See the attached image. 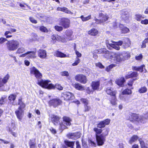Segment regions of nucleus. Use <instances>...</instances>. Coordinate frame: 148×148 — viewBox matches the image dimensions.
Segmentation results:
<instances>
[{"label":"nucleus","mask_w":148,"mask_h":148,"mask_svg":"<svg viewBox=\"0 0 148 148\" xmlns=\"http://www.w3.org/2000/svg\"><path fill=\"white\" fill-rule=\"evenodd\" d=\"M51 81L49 80L42 79L40 81L38 80V84L42 87L49 89H54L56 88L59 90H62L63 88L58 84H56L55 85L50 83Z\"/></svg>","instance_id":"1"},{"label":"nucleus","mask_w":148,"mask_h":148,"mask_svg":"<svg viewBox=\"0 0 148 148\" xmlns=\"http://www.w3.org/2000/svg\"><path fill=\"white\" fill-rule=\"evenodd\" d=\"M148 119V112L144 115L143 117L134 114H133L130 116L129 119L132 121H136L139 123H144L146 122V120Z\"/></svg>","instance_id":"2"},{"label":"nucleus","mask_w":148,"mask_h":148,"mask_svg":"<svg viewBox=\"0 0 148 148\" xmlns=\"http://www.w3.org/2000/svg\"><path fill=\"white\" fill-rule=\"evenodd\" d=\"M19 42L15 39L8 40L6 43L7 49L10 51L16 50L19 47Z\"/></svg>","instance_id":"3"},{"label":"nucleus","mask_w":148,"mask_h":148,"mask_svg":"<svg viewBox=\"0 0 148 148\" xmlns=\"http://www.w3.org/2000/svg\"><path fill=\"white\" fill-rule=\"evenodd\" d=\"M108 59H110L112 62L116 63L120 62L123 60L121 53L110 52Z\"/></svg>","instance_id":"4"},{"label":"nucleus","mask_w":148,"mask_h":148,"mask_svg":"<svg viewBox=\"0 0 148 148\" xmlns=\"http://www.w3.org/2000/svg\"><path fill=\"white\" fill-rule=\"evenodd\" d=\"M113 43H108L107 42L106 44L107 47L109 49H111L112 48L115 49L119 50L120 49V46H121L123 44V41L120 40L118 42H115L112 41Z\"/></svg>","instance_id":"5"},{"label":"nucleus","mask_w":148,"mask_h":148,"mask_svg":"<svg viewBox=\"0 0 148 148\" xmlns=\"http://www.w3.org/2000/svg\"><path fill=\"white\" fill-rule=\"evenodd\" d=\"M71 121L69 117L64 116L63 117V122L60 124V129L62 130L66 128V126H70L71 125Z\"/></svg>","instance_id":"6"},{"label":"nucleus","mask_w":148,"mask_h":148,"mask_svg":"<svg viewBox=\"0 0 148 148\" xmlns=\"http://www.w3.org/2000/svg\"><path fill=\"white\" fill-rule=\"evenodd\" d=\"M108 134V132L106 131V134H103L99 135V136H97L96 138L98 145L101 146L103 145L106 140L105 136H107Z\"/></svg>","instance_id":"7"},{"label":"nucleus","mask_w":148,"mask_h":148,"mask_svg":"<svg viewBox=\"0 0 148 148\" xmlns=\"http://www.w3.org/2000/svg\"><path fill=\"white\" fill-rule=\"evenodd\" d=\"M94 52L96 53L104 54L103 56L107 59H108L111 52H109L105 49H101L94 51Z\"/></svg>","instance_id":"8"},{"label":"nucleus","mask_w":148,"mask_h":148,"mask_svg":"<svg viewBox=\"0 0 148 148\" xmlns=\"http://www.w3.org/2000/svg\"><path fill=\"white\" fill-rule=\"evenodd\" d=\"M30 73L34 75L36 78L41 79L42 77V74L35 67L33 66L30 69Z\"/></svg>","instance_id":"9"},{"label":"nucleus","mask_w":148,"mask_h":148,"mask_svg":"<svg viewBox=\"0 0 148 148\" xmlns=\"http://www.w3.org/2000/svg\"><path fill=\"white\" fill-rule=\"evenodd\" d=\"M75 79L77 81L83 84L86 83L87 80L86 77L82 74L77 75L75 77Z\"/></svg>","instance_id":"10"},{"label":"nucleus","mask_w":148,"mask_h":148,"mask_svg":"<svg viewBox=\"0 0 148 148\" xmlns=\"http://www.w3.org/2000/svg\"><path fill=\"white\" fill-rule=\"evenodd\" d=\"M62 96L64 98L65 100H72L75 98L73 95L69 92H65L62 93Z\"/></svg>","instance_id":"11"},{"label":"nucleus","mask_w":148,"mask_h":148,"mask_svg":"<svg viewBox=\"0 0 148 148\" xmlns=\"http://www.w3.org/2000/svg\"><path fill=\"white\" fill-rule=\"evenodd\" d=\"M24 109L18 108L15 111L17 118L21 121L24 114Z\"/></svg>","instance_id":"12"},{"label":"nucleus","mask_w":148,"mask_h":148,"mask_svg":"<svg viewBox=\"0 0 148 148\" xmlns=\"http://www.w3.org/2000/svg\"><path fill=\"white\" fill-rule=\"evenodd\" d=\"M67 137L69 138L76 139L81 136V134L79 132L70 133L67 135Z\"/></svg>","instance_id":"13"},{"label":"nucleus","mask_w":148,"mask_h":148,"mask_svg":"<svg viewBox=\"0 0 148 148\" xmlns=\"http://www.w3.org/2000/svg\"><path fill=\"white\" fill-rule=\"evenodd\" d=\"M70 22V20L68 18H64L62 19L60 23L64 28H66L69 27Z\"/></svg>","instance_id":"14"},{"label":"nucleus","mask_w":148,"mask_h":148,"mask_svg":"<svg viewBox=\"0 0 148 148\" xmlns=\"http://www.w3.org/2000/svg\"><path fill=\"white\" fill-rule=\"evenodd\" d=\"M10 75L7 74L3 78L0 76V88L3 86L4 84H6L9 79Z\"/></svg>","instance_id":"15"},{"label":"nucleus","mask_w":148,"mask_h":148,"mask_svg":"<svg viewBox=\"0 0 148 148\" xmlns=\"http://www.w3.org/2000/svg\"><path fill=\"white\" fill-rule=\"evenodd\" d=\"M65 33L64 37L67 40H73L74 36L73 35V32L72 31L68 29L66 31Z\"/></svg>","instance_id":"16"},{"label":"nucleus","mask_w":148,"mask_h":148,"mask_svg":"<svg viewBox=\"0 0 148 148\" xmlns=\"http://www.w3.org/2000/svg\"><path fill=\"white\" fill-rule=\"evenodd\" d=\"M100 85L99 81L92 82L91 84L92 88L94 90H98L99 88Z\"/></svg>","instance_id":"17"},{"label":"nucleus","mask_w":148,"mask_h":148,"mask_svg":"<svg viewBox=\"0 0 148 148\" xmlns=\"http://www.w3.org/2000/svg\"><path fill=\"white\" fill-rule=\"evenodd\" d=\"M38 56L42 58H45L47 56V53L46 51L42 49H40L37 51Z\"/></svg>","instance_id":"18"},{"label":"nucleus","mask_w":148,"mask_h":148,"mask_svg":"<svg viewBox=\"0 0 148 148\" xmlns=\"http://www.w3.org/2000/svg\"><path fill=\"white\" fill-rule=\"evenodd\" d=\"M145 67V65H143L139 67L137 66H133L132 67V69L134 70L139 71L140 72H145L146 70Z\"/></svg>","instance_id":"19"},{"label":"nucleus","mask_w":148,"mask_h":148,"mask_svg":"<svg viewBox=\"0 0 148 148\" xmlns=\"http://www.w3.org/2000/svg\"><path fill=\"white\" fill-rule=\"evenodd\" d=\"M57 10L58 11H60L65 13L70 14H73V12L69 10L67 8L65 7H58L57 8Z\"/></svg>","instance_id":"20"},{"label":"nucleus","mask_w":148,"mask_h":148,"mask_svg":"<svg viewBox=\"0 0 148 148\" xmlns=\"http://www.w3.org/2000/svg\"><path fill=\"white\" fill-rule=\"evenodd\" d=\"M123 47L125 49L128 48L130 46L131 43V41L129 39L127 38H125L123 42Z\"/></svg>","instance_id":"21"},{"label":"nucleus","mask_w":148,"mask_h":148,"mask_svg":"<svg viewBox=\"0 0 148 148\" xmlns=\"http://www.w3.org/2000/svg\"><path fill=\"white\" fill-rule=\"evenodd\" d=\"M107 93L111 96H113L116 95V92L113 88L111 87H108L106 89Z\"/></svg>","instance_id":"22"},{"label":"nucleus","mask_w":148,"mask_h":148,"mask_svg":"<svg viewBox=\"0 0 148 148\" xmlns=\"http://www.w3.org/2000/svg\"><path fill=\"white\" fill-rule=\"evenodd\" d=\"M61 101L58 99H54L50 100L49 101L50 105L53 106L54 107H56L60 104Z\"/></svg>","instance_id":"23"},{"label":"nucleus","mask_w":148,"mask_h":148,"mask_svg":"<svg viewBox=\"0 0 148 148\" xmlns=\"http://www.w3.org/2000/svg\"><path fill=\"white\" fill-rule=\"evenodd\" d=\"M99 17L101 19V22L104 23L108 20L109 18L108 16L106 14L100 13L99 15Z\"/></svg>","instance_id":"24"},{"label":"nucleus","mask_w":148,"mask_h":148,"mask_svg":"<svg viewBox=\"0 0 148 148\" xmlns=\"http://www.w3.org/2000/svg\"><path fill=\"white\" fill-rule=\"evenodd\" d=\"M121 18L122 19L127 22L129 21V14L127 12H124L122 13L121 15Z\"/></svg>","instance_id":"25"},{"label":"nucleus","mask_w":148,"mask_h":148,"mask_svg":"<svg viewBox=\"0 0 148 148\" xmlns=\"http://www.w3.org/2000/svg\"><path fill=\"white\" fill-rule=\"evenodd\" d=\"M22 98L20 97L18 99V104L19 106L18 108L24 110L25 107V104L22 101Z\"/></svg>","instance_id":"26"},{"label":"nucleus","mask_w":148,"mask_h":148,"mask_svg":"<svg viewBox=\"0 0 148 148\" xmlns=\"http://www.w3.org/2000/svg\"><path fill=\"white\" fill-rule=\"evenodd\" d=\"M55 55L56 56L60 58L69 57V55H66V54L60 51H57L55 53Z\"/></svg>","instance_id":"27"},{"label":"nucleus","mask_w":148,"mask_h":148,"mask_svg":"<svg viewBox=\"0 0 148 148\" xmlns=\"http://www.w3.org/2000/svg\"><path fill=\"white\" fill-rule=\"evenodd\" d=\"M125 80L124 77H122L120 78L116 79V83L119 86H123V83Z\"/></svg>","instance_id":"28"},{"label":"nucleus","mask_w":148,"mask_h":148,"mask_svg":"<svg viewBox=\"0 0 148 148\" xmlns=\"http://www.w3.org/2000/svg\"><path fill=\"white\" fill-rule=\"evenodd\" d=\"M51 119L52 122L55 125H56L59 122L60 118L58 116L53 115L51 117Z\"/></svg>","instance_id":"29"},{"label":"nucleus","mask_w":148,"mask_h":148,"mask_svg":"<svg viewBox=\"0 0 148 148\" xmlns=\"http://www.w3.org/2000/svg\"><path fill=\"white\" fill-rule=\"evenodd\" d=\"M121 54L124 61L128 59L130 57V53L128 51H124L121 53Z\"/></svg>","instance_id":"30"},{"label":"nucleus","mask_w":148,"mask_h":148,"mask_svg":"<svg viewBox=\"0 0 148 148\" xmlns=\"http://www.w3.org/2000/svg\"><path fill=\"white\" fill-rule=\"evenodd\" d=\"M27 57L29 58H36V52L29 51L27 52Z\"/></svg>","instance_id":"31"},{"label":"nucleus","mask_w":148,"mask_h":148,"mask_svg":"<svg viewBox=\"0 0 148 148\" xmlns=\"http://www.w3.org/2000/svg\"><path fill=\"white\" fill-rule=\"evenodd\" d=\"M98 33V31L95 28H92L88 32V34L92 36H96Z\"/></svg>","instance_id":"32"},{"label":"nucleus","mask_w":148,"mask_h":148,"mask_svg":"<svg viewBox=\"0 0 148 148\" xmlns=\"http://www.w3.org/2000/svg\"><path fill=\"white\" fill-rule=\"evenodd\" d=\"M73 87L77 90H84V87L81 84L79 83H75V84H73Z\"/></svg>","instance_id":"33"},{"label":"nucleus","mask_w":148,"mask_h":148,"mask_svg":"<svg viewBox=\"0 0 148 148\" xmlns=\"http://www.w3.org/2000/svg\"><path fill=\"white\" fill-rule=\"evenodd\" d=\"M74 142L70 141L68 140H66L64 141V143L68 147L71 148H73V146L74 145Z\"/></svg>","instance_id":"34"},{"label":"nucleus","mask_w":148,"mask_h":148,"mask_svg":"<svg viewBox=\"0 0 148 148\" xmlns=\"http://www.w3.org/2000/svg\"><path fill=\"white\" fill-rule=\"evenodd\" d=\"M133 89V88H131V89H129L128 88H126L122 92V94L123 95H131L132 93V92L131 90V89Z\"/></svg>","instance_id":"35"},{"label":"nucleus","mask_w":148,"mask_h":148,"mask_svg":"<svg viewBox=\"0 0 148 148\" xmlns=\"http://www.w3.org/2000/svg\"><path fill=\"white\" fill-rule=\"evenodd\" d=\"M138 139V137L136 135H134L130 139L129 143L130 144H132L133 143L135 142Z\"/></svg>","instance_id":"36"},{"label":"nucleus","mask_w":148,"mask_h":148,"mask_svg":"<svg viewBox=\"0 0 148 148\" xmlns=\"http://www.w3.org/2000/svg\"><path fill=\"white\" fill-rule=\"evenodd\" d=\"M117 99L116 97V95L113 96L111 99L110 100L111 104L112 106H116L117 104L116 103Z\"/></svg>","instance_id":"37"},{"label":"nucleus","mask_w":148,"mask_h":148,"mask_svg":"<svg viewBox=\"0 0 148 148\" xmlns=\"http://www.w3.org/2000/svg\"><path fill=\"white\" fill-rule=\"evenodd\" d=\"M137 76V73L136 72H133L131 74L128 75L125 77L126 79H128L130 77H136Z\"/></svg>","instance_id":"38"},{"label":"nucleus","mask_w":148,"mask_h":148,"mask_svg":"<svg viewBox=\"0 0 148 148\" xmlns=\"http://www.w3.org/2000/svg\"><path fill=\"white\" fill-rule=\"evenodd\" d=\"M94 131L95 132L96 137L97 136H99L98 135L100 134L102 132V130L100 129H98V128L95 127L94 129Z\"/></svg>","instance_id":"39"},{"label":"nucleus","mask_w":148,"mask_h":148,"mask_svg":"<svg viewBox=\"0 0 148 148\" xmlns=\"http://www.w3.org/2000/svg\"><path fill=\"white\" fill-rule=\"evenodd\" d=\"M147 90V88L145 86H143L140 88L138 90L139 92L140 93L146 92Z\"/></svg>","instance_id":"40"},{"label":"nucleus","mask_w":148,"mask_h":148,"mask_svg":"<svg viewBox=\"0 0 148 148\" xmlns=\"http://www.w3.org/2000/svg\"><path fill=\"white\" fill-rule=\"evenodd\" d=\"M91 16L89 15L86 17H84L83 15H82L80 18L83 21H88L91 18Z\"/></svg>","instance_id":"41"},{"label":"nucleus","mask_w":148,"mask_h":148,"mask_svg":"<svg viewBox=\"0 0 148 148\" xmlns=\"http://www.w3.org/2000/svg\"><path fill=\"white\" fill-rule=\"evenodd\" d=\"M139 141L140 144L141 148H148V145H145L144 142L141 139H139Z\"/></svg>","instance_id":"42"},{"label":"nucleus","mask_w":148,"mask_h":148,"mask_svg":"<svg viewBox=\"0 0 148 148\" xmlns=\"http://www.w3.org/2000/svg\"><path fill=\"white\" fill-rule=\"evenodd\" d=\"M16 95L12 94L10 95L8 97V99L10 101H14L16 97Z\"/></svg>","instance_id":"43"},{"label":"nucleus","mask_w":148,"mask_h":148,"mask_svg":"<svg viewBox=\"0 0 148 148\" xmlns=\"http://www.w3.org/2000/svg\"><path fill=\"white\" fill-rule=\"evenodd\" d=\"M12 34L11 32L10 31H6L4 33V36L6 38H8L12 37V35L10 34Z\"/></svg>","instance_id":"44"},{"label":"nucleus","mask_w":148,"mask_h":148,"mask_svg":"<svg viewBox=\"0 0 148 148\" xmlns=\"http://www.w3.org/2000/svg\"><path fill=\"white\" fill-rule=\"evenodd\" d=\"M25 51V49L23 47H21L18 49L16 52L17 53L20 54L23 53Z\"/></svg>","instance_id":"45"},{"label":"nucleus","mask_w":148,"mask_h":148,"mask_svg":"<svg viewBox=\"0 0 148 148\" xmlns=\"http://www.w3.org/2000/svg\"><path fill=\"white\" fill-rule=\"evenodd\" d=\"M135 18L138 21H140L142 18H144V17L140 14H136L135 15Z\"/></svg>","instance_id":"46"},{"label":"nucleus","mask_w":148,"mask_h":148,"mask_svg":"<svg viewBox=\"0 0 148 148\" xmlns=\"http://www.w3.org/2000/svg\"><path fill=\"white\" fill-rule=\"evenodd\" d=\"M32 39L33 40L39 41V38H38V36L36 34H33L32 35Z\"/></svg>","instance_id":"47"},{"label":"nucleus","mask_w":148,"mask_h":148,"mask_svg":"<svg viewBox=\"0 0 148 148\" xmlns=\"http://www.w3.org/2000/svg\"><path fill=\"white\" fill-rule=\"evenodd\" d=\"M115 66V65L114 64H111L109 66H107L106 68V70L107 72H108L110 71Z\"/></svg>","instance_id":"48"},{"label":"nucleus","mask_w":148,"mask_h":148,"mask_svg":"<svg viewBox=\"0 0 148 148\" xmlns=\"http://www.w3.org/2000/svg\"><path fill=\"white\" fill-rule=\"evenodd\" d=\"M122 27L121 28V32L123 33H126L128 32L129 31V29L127 27Z\"/></svg>","instance_id":"49"},{"label":"nucleus","mask_w":148,"mask_h":148,"mask_svg":"<svg viewBox=\"0 0 148 148\" xmlns=\"http://www.w3.org/2000/svg\"><path fill=\"white\" fill-rule=\"evenodd\" d=\"M39 29L42 32H48V30L47 28L43 26L40 27Z\"/></svg>","instance_id":"50"},{"label":"nucleus","mask_w":148,"mask_h":148,"mask_svg":"<svg viewBox=\"0 0 148 148\" xmlns=\"http://www.w3.org/2000/svg\"><path fill=\"white\" fill-rule=\"evenodd\" d=\"M110 121V119H107L102 121L105 126L106 125H108L109 124Z\"/></svg>","instance_id":"51"},{"label":"nucleus","mask_w":148,"mask_h":148,"mask_svg":"<svg viewBox=\"0 0 148 148\" xmlns=\"http://www.w3.org/2000/svg\"><path fill=\"white\" fill-rule=\"evenodd\" d=\"M80 62V59L78 58H76L74 62L72 64V65L73 66H76Z\"/></svg>","instance_id":"52"},{"label":"nucleus","mask_w":148,"mask_h":148,"mask_svg":"<svg viewBox=\"0 0 148 148\" xmlns=\"http://www.w3.org/2000/svg\"><path fill=\"white\" fill-rule=\"evenodd\" d=\"M55 29L58 32L62 31L63 30V27L61 26L58 25L55 26L54 27Z\"/></svg>","instance_id":"53"},{"label":"nucleus","mask_w":148,"mask_h":148,"mask_svg":"<svg viewBox=\"0 0 148 148\" xmlns=\"http://www.w3.org/2000/svg\"><path fill=\"white\" fill-rule=\"evenodd\" d=\"M60 75L62 76L68 77L69 76V73L67 71H64L60 73Z\"/></svg>","instance_id":"54"},{"label":"nucleus","mask_w":148,"mask_h":148,"mask_svg":"<svg viewBox=\"0 0 148 148\" xmlns=\"http://www.w3.org/2000/svg\"><path fill=\"white\" fill-rule=\"evenodd\" d=\"M143 56L142 54H140L139 55L136 56H135L136 60H141L143 58Z\"/></svg>","instance_id":"55"},{"label":"nucleus","mask_w":148,"mask_h":148,"mask_svg":"<svg viewBox=\"0 0 148 148\" xmlns=\"http://www.w3.org/2000/svg\"><path fill=\"white\" fill-rule=\"evenodd\" d=\"M60 37L58 36H56L54 35H53L51 37V39L53 40H59V38H60Z\"/></svg>","instance_id":"56"},{"label":"nucleus","mask_w":148,"mask_h":148,"mask_svg":"<svg viewBox=\"0 0 148 148\" xmlns=\"http://www.w3.org/2000/svg\"><path fill=\"white\" fill-rule=\"evenodd\" d=\"M135 79H131L130 81H129L128 83H127V85H128L129 86L131 87L132 86L133 84V82Z\"/></svg>","instance_id":"57"},{"label":"nucleus","mask_w":148,"mask_h":148,"mask_svg":"<svg viewBox=\"0 0 148 148\" xmlns=\"http://www.w3.org/2000/svg\"><path fill=\"white\" fill-rule=\"evenodd\" d=\"M123 25L120 24H119L118 23H115L113 27L114 28H116L118 27H119L120 28L122 27Z\"/></svg>","instance_id":"58"},{"label":"nucleus","mask_w":148,"mask_h":148,"mask_svg":"<svg viewBox=\"0 0 148 148\" xmlns=\"http://www.w3.org/2000/svg\"><path fill=\"white\" fill-rule=\"evenodd\" d=\"M81 101L85 105H87L88 103V101L86 99H81Z\"/></svg>","instance_id":"59"},{"label":"nucleus","mask_w":148,"mask_h":148,"mask_svg":"<svg viewBox=\"0 0 148 148\" xmlns=\"http://www.w3.org/2000/svg\"><path fill=\"white\" fill-rule=\"evenodd\" d=\"M105 127V126L102 121L97 124V127L100 128H104Z\"/></svg>","instance_id":"60"},{"label":"nucleus","mask_w":148,"mask_h":148,"mask_svg":"<svg viewBox=\"0 0 148 148\" xmlns=\"http://www.w3.org/2000/svg\"><path fill=\"white\" fill-rule=\"evenodd\" d=\"M8 41L6 38L1 37L0 38V44H2L6 41Z\"/></svg>","instance_id":"61"},{"label":"nucleus","mask_w":148,"mask_h":148,"mask_svg":"<svg viewBox=\"0 0 148 148\" xmlns=\"http://www.w3.org/2000/svg\"><path fill=\"white\" fill-rule=\"evenodd\" d=\"M140 23L143 24L147 25L148 24V19H145L141 21Z\"/></svg>","instance_id":"62"},{"label":"nucleus","mask_w":148,"mask_h":148,"mask_svg":"<svg viewBox=\"0 0 148 148\" xmlns=\"http://www.w3.org/2000/svg\"><path fill=\"white\" fill-rule=\"evenodd\" d=\"M29 19L30 21L34 23H37V21L35 20L32 17H30L29 18Z\"/></svg>","instance_id":"63"},{"label":"nucleus","mask_w":148,"mask_h":148,"mask_svg":"<svg viewBox=\"0 0 148 148\" xmlns=\"http://www.w3.org/2000/svg\"><path fill=\"white\" fill-rule=\"evenodd\" d=\"M76 55L77 56L76 58H80L82 56V54L80 53L78 51H76L75 52Z\"/></svg>","instance_id":"64"}]
</instances>
